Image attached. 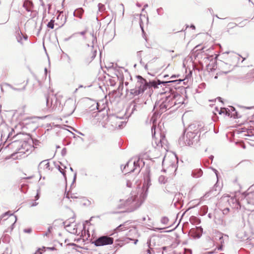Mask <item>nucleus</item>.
I'll return each instance as SVG.
<instances>
[{
  "label": "nucleus",
  "instance_id": "nucleus-64",
  "mask_svg": "<svg viewBox=\"0 0 254 254\" xmlns=\"http://www.w3.org/2000/svg\"><path fill=\"white\" fill-rule=\"evenodd\" d=\"M140 63L141 64H143V62H142V60H140Z\"/></svg>",
  "mask_w": 254,
  "mask_h": 254
},
{
  "label": "nucleus",
  "instance_id": "nucleus-55",
  "mask_svg": "<svg viewBox=\"0 0 254 254\" xmlns=\"http://www.w3.org/2000/svg\"><path fill=\"white\" fill-rule=\"evenodd\" d=\"M45 73L47 74V68H45Z\"/></svg>",
  "mask_w": 254,
  "mask_h": 254
},
{
  "label": "nucleus",
  "instance_id": "nucleus-9",
  "mask_svg": "<svg viewBox=\"0 0 254 254\" xmlns=\"http://www.w3.org/2000/svg\"><path fill=\"white\" fill-rule=\"evenodd\" d=\"M114 239L109 236H102L96 239L93 243L97 247L111 245L113 243Z\"/></svg>",
  "mask_w": 254,
  "mask_h": 254
},
{
  "label": "nucleus",
  "instance_id": "nucleus-56",
  "mask_svg": "<svg viewBox=\"0 0 254 254\" xmlns=\"http://www.w3.org/2000/svg\"><path fill=\"white\" fill-rule=\"evenodd\" d=\"M147 6H148V4H146L144 5V8H146V7H147Z\"/></svg>",
  "mask_w": 254,
  "mask_h": 254
},
{
  "label": "nucleus",
  "instance_id": "nucleus-22",
  "mask_svg": "<svg viewBox=\"0 0 254 254\" xmlns=\"http://www.w3.org/2000/svg\"><path fill=\"white\" fill-rule=\"evenodd\" d=\"M84 12V10L82 8H79L76 9L73 12V15L76 17H79L81 19L82 15Z\"/></svg>",
  "mask_w": 254,
  "mask_h": 254
},
{
  "label": "nucleus",
  "instance_id": "nucleus-42",
  "mask_svg": "<svg viewBox=\"0 0 254 254\" xmlns=\"http://www.w3.org/2000/svg\"><path fill=\"white\" fill-rule=\"evenodd\" d=\"M169 167H172V169H175V170H176V164L175 163H171L170 165V166Z\"/></svg>",
  "mask_w": 254,
  "mask_h": 254
},
{
  "label": "nucleus",
  "instance_id": "nucleus-50",
  "mask_svg": "<svg viewBox=\"0 0 254 254\" xmlns=\"http://www.w3.org/2000/svg\"><path fill=\"white\" fill-rule=\"evenodd\" d=\"M138 242V240L137 239H135L134 240V244H136L137 242Z\"/></svg>",
  "mask_w": 254,
  "mask_h": 254
},
{
  "label": "nucleus",
  "instance_id": "nucleus-62",
  "mask_svg": "<svg viewBox=\"0 0 254 254\" xmlns=\"http://www.w3.org/2000/svg\"><path fill=\"white\" fill-rule=\"evenodd\" d=\"M83 87V85H80V86H79V88H82V87Z\"/></svg>",
  "mask_w": 254,
  "mask_h": 254
},
{
  "label": "nucleus",
  "instance_id": "nucleus-26",
  "mask_svg": "<svg viewBox=\"0 0 254 254\" xmlns=\"http://www.w3.org/2000/svg\"><path fill=\"white\" fill-rule=\"evenodd\" d=\"M219 243L222 246V244L224 243V241H227L228 240V236L227 235H224V236L220 234V236L219 238Z\"/></svg>",
  "mask_w": 254,
  "mask_h": 254
},
{
  "label": "nucleus",
  "instance_id": "nucleus-63",
  "mask_svg": "<svg viewBox=\"0 0 254 254\" xmlns=\"http://www.w3.org/2000/svg\"><path fill=\"white\" fill-rule=\"evenodd\" d=\"M168 76V75H165L164 76V77H167Z\"/></svg>",
  "mask_w": 254,
  "mask_h": 254
},
{
  "label": "nucleus",
  "instance_id": "nucleus-32",
  "mask_svg": "<svg viewBox=\"0 0 254 254\" xmlns=\"http://www.w3.org/2000/svg\"><path fill=\"white\" fill-rule=\"evenodd\" d=\"M21 143V141L18 140H15L13 141L11 143V145L12 146H15L17 145H20Z\"/></svg>",
  "mask_w": 254,
  "mask_h": 254
},
{
  "label": "nucleus",
  "instance_id": "nucleus-25",
  "mask_svg": "<svg viewBox=\"0 0 254 254\" xmlns=\"http://www.w3.org/2000/svg\"><path fill=\"white\" fill-rule=\"evenodd\" d=\"M202 171L201 169H197L192 172V175L194 178H198L202 176Z\"/></svg>",
  "mask_w": 254,
  "mask_h": 254
},
{
  "label": "nucleus",
  "instance_id": "nucleus-2",
  "mask_svg": "<svg viewBox=\"0 0 254 254\" xmlns=\"http://www.w3.org/2000/svg\"><path fill=\"white\" fill-rule=\"evenodd\" d=\"M148 188L143 186L141 188H136L135 191L130 193V196L126 200H121L124 202L126 207H129L131 211H133L138 208L147 195Z\"/></svg>",
  "mask_w": 254,
  "mask_h": 254
},
{
  "label": "nucleus",
  "instance_id": "nucleus-21",
  "mask_svg": "<svg viewBox=\"0 0 254 254\" xmlns=\"http://www.w3.org/2000/svg\"><path fill=\"white\" fill-rule=\"evenodd\" d=\"M214 222L216 225L219 226H224L225 225V222L220 216H215Z\"/></svg>",
  "mask_w": 254,
  "mask_h": 254
},
{
  "label": "nucleus",
  "instance_id": "nucleus-54",
  "mask_svg": "<svg viewBox=\"0 0 254 254\" xmlns=\"http://www.w3.org/2000/svg\"><path fill=\"white\" fill-rule=\"evenodd\" d=\"M175 77H176V75H172V76L171 77V78H175Z\"/></svg>",
  "mask_w": 254,
  "mask_h": 254
},
{
  "label": "nucleus",
  "instance_id": "nucleus-16",
  "mask_svg": "<svg viewBox=\"0 0 254 254\" xmlns=\"http://www.w3.org/2000/svg\"><path fill=\"white\" fill-rule=\"evenodd\" d=\"M220 190V187H218L217 183L214 186L213 189L209 191L206 192L203 196L204 197H208L210 196V194H212L213 196H216Z\"/></svg>",
  "mask_w": 254,
  "mask_h": 254
},
{
  "label": "nucleus",
  "instance_id": "nucleus-11",
  "mask_svg": "<svg viewBox=\"0 0 254 254\" xmlns=\"http://www.w3.org/2000/svg\"><path fill=\"white\" fill-rule=\"evenodd\" d=\"M49 160H45L41 161L38 166L39 172H41L42 170L45 173H48L52 171V169L50 167Z\"/></svg>",
  "mask_w": 254,
  "mask_h": 254
},
{
  "label": "nucleus",
  "instance_id": "nucleus-35",
  "mask_svg": "<svg viewBox=\"0 0 254 254\" xmlns=\"http://www.w3.org/2000/svg\"><path fill=\"white\" fill-rule=\"evenodd\" d=\"M25 86H24L21 89H20V88H16L14 87H13V88H12V89H13V90L18 91H23V90H25Z\"/></svg>",
  "mask_w": 254,
  "mask_h": 254
},
{
  "label": "nucleus",
  "instance_id": "nucleus-58",
  "mask_svg": "<svg viewBox=\"0 0 254 254\" xmlns=\"http://www.w3.org/2000/svg\"><path fill=\"white\" fill-rule=\"evenodd\" d=\"M208 217L209 218H211V214L210 213H209L208 215Z\"/></svg>",
  "mask_w": 254,
  "mask_h": 254
},
{
  "label": "nucleus",
  "instance_id": "nucleus-4",
  "mask_svg": "<svg viewBox=\"0 0 254 254\" xmlns=\"http://www.w3.org/2000/svg\"><path fill=\"white\" fill-rule=\"evenodd\" d=\"M144 165L142 159L138 158L136 160H130L125 165L123 170L126 176V186L128 188H131L134 182V177L129 173L134 172L135 173H138L141 170L140 167Z\"/></svg>",
  "mask_w": 254,
  "mask_h": 254
},
{
  "label": "nucleus",
  "instance_id": "nucleus-31",
  "mask_svg": "<svg viewBox=\"0 0 254 254\" xmlns=\"http://www.w3.org/2000/svg\"><path fill=\"white\" fill-rule=\"evenodd\" d=\"M180 198H182L181 194L180 193L176 194L175 195V197H174V198L173 199V201H175V200H176V202H177L179 200V199Z\"/></svg>",
  "mask_w": 254,
  "mask_h": 254
},
{
  "label": "nucleus",
  "instance_id": "nucleus-34",
  "mask_svg": "<svg viewBox=\"0 0 254 254\" xmlns=\"http://www.w3.org/2000/svg\"><path fill=\"white\" fill-rule=\"evenodd\" d=\"M33 143L34 146H36L40 145V144L41 143V142L37 139H34V140H33Z\"/></svg>",
  "mask_w": 254,
  "mask_h": 254
},
{
  "label": "nucleus",
  "instance_id": "nucleus-30",
  "mask_svg": "<svg viewBox=\"0 0 254 254\" xmlns=\"http://www.w3.org/2000/svg\"><path fill=\"white\" fill-rule=\"evenodd\" d=\"M47 26L49 28H50L51 29H53L54 27V20H51L49 22H48L47 24Z\"/></svg>",
  "mask_w": 254,
  "mask_h": 254
},
{
  "label": "nucleus",
  "instance_id": "nucleus-59",
  "mask_svg": "<svg viewBox=\"0 0 254 254\" xmlns=\"http://www.w3.org/2000/svg\"><path fill=\"white\" fill-rule=\"evenodd\" d=\"M77 90H78V89H77V88H76V89L75 90V91H74V93H76V92L77 91Z\"/></svg>",
  "mask_w": 254,
  "mask_h": 254
},
{
  "label": "nucleus",
  "instance_id": "nucleus-3",
  "mask_svg": "<svg viewBox=\"0 0 254 254\" xmlns=\"http://www.w3.org/2000/svg\"><path fill=\"white\" fill-rule=\"evenodd\" d=\"M138 81L136 83V86L134 88L130 89V93L133 96H137L142 94L145 90L147 89H150L151 87L157 88L158 85L161 84L164 85L169 83L177 82L180 83L182 81L181 80H170L167 81H161L159 80H153L148 82L145 79L142 78L141 76H137Z\"/></svg>",
  "mask_w": 254,
  "mask_h": 254
},
{
  "label": "nucleus",
  "instance_id": "nucleus-33",
  "mask_svg": "<svg viewBox=\"0 0 254 254\" xmlns=\"http://www.w3.org/2000/svg\"><path fill=\"white\" fill-rule=\"evenodd\" d=\"M58 169L60 172L63 175L64 177L65 178V172L64 170V169L60 167L59 166H58Z\"/></svg>",
  "mask_w": 254,
  "mask_h": 254
},
{
  "label": "nucleus",
  "instance_id": "nucleus-8",
  "mask_svg": "<svg viewBox=\"0 0 254 254\" xmlns=\"http://www.w3.org/2000/svg\"><path fill=\"white\" fill-rule=\"evenodd\" d=\"M245 194H242L240 196L237 198L238 195L230 197L228 199L227 201L232 208L238 210L241 208V205L244 204L243 200L244 198Z\"/></svg>",
  "mask_w": 254,
  "mask_h": 254
},
{
  "label": "nucleus",
  "instance_id": "nucleus-40",
  "mask_svg": "<svg viewBox=\"0 0 254 254\" xmlns=\"http://www.w3.org/2000/svg\"><path fill=\"white\" fill-rule=\"evenodd\" d=\"M66 150L65 148H64L62 150V154L63 156H64L66 154Z\"/></svg>",
  "mask_w": 254,
  "mask_h": 254
},
{
  "label": "nucleus",
  "instance_id": "nucleus-61",
  "mask_svg": "<svg viewBox=\"0 0 254 254\" xmlns=\"http://www.w3.org/2000/svg\"><path fill=\"white\" fill-rule=\"evenodd\" d=\"M98 106H99V104H98V103H97V109H99Z\"/></svg>",
  "mask_w": 254,
  "mask_h": 254
},
{
  "label": "nucleus",
  "instance_id": "nucleus-48",
  "mask_svg": "<svg viewBox=\"0 0 254 254\" xmlns=\"http://www.w3.org/2000/svg\"><path fill=\"white\" fill-rule=\"evenodd\" d=\"M76 177V173L74 174V178H73V182L75 181Z\"/></svg>",
  "mask_w": 254,
  "mask_h": 254
},
{
  "label": "nucleus",
  "instance_id": "nucleus-52",
  "mask_svg": "<svg viewBox=\"0 0 254 254\" xmlns=\"http://www.w3.org/2000/svg\"><path fill=\"white\" fill-rule=\"evenodd\" d=\"M191 28H192V29H195V26L194 25H191V26H190Z\"/></svg>",
  "mask_w": 254,
  "mask_h": 254
},
{
  "label": "nucleus",
  "instance_id": "nucleus-19",
  "mask_svg": "<svg viewBox=\"0 0 254 254\" xmlns=\"http://www.w3.org/2000/svg\"><path fill=\"white\" fill-rule=\"evenodd\" d=\"M22 34L20 30L19 27H17L15 30V37L17 40V41L20 43L21 44H23L22 40Z\"/></svg>",
  "mask_w": 254,
  "mask_h": 254
},
{
  "label": "nucleus",
  "instance_id": "nucleus-6",
  "mask_svg": "<svg viewBox=\"0 0 254 254\" xmlns=\"http://www.w3.org/2000/svg\"><path fill=\"white\" fill-rule=\"evenodd\" d=\"M159 138H158L155 136L153 137L152 146L150 149H146L144 153V157L148 159L157 158L158 156V150L156 147H162L166 145L167 140L164 134L160 133Z\"/></svg>",
  "mask_w": 254,
  "mask_h": 254
},
{
  "label": "nucleus",
  "instance_id": "nucleus-57",
  "mask_svg": "<svg viewBox=\"0 0 254 254\" xmlns=\"http://www.w3.org/2000/svg\"><path fill=\"white\" fill-rule=\"evenodd\" d=\"M159 10H160V9H158L157 10V12H158V14H159V12H160V11H159Z\"/></svg>",
  "mask_w": 254,
  "mask_h": 254
},
{
  "label": "nucleus",
  "instance_id": "nucleus-46",
  "mask_svg": "<svg viewBox=\"0 0 254 254\" xmlns=\"http://www.w3.org/2000/svg\"><path fill=\"white\" fill-rule=\"evenodd\" d=\"M23 38L25 40H27L28 39V36L27 35H23Z\"/></svg>",
  "mask_w": 254,
  "mask_h": 254
},
{
  "label": "nucleus",
  "instance_id": "nucleus-37",
  "mask_svg": "<svg viewBox=\"0 0 254 254\" xmlns=\"http://www.w3.org/2000/svg\"><path fill=\"white\" fill-rule=\"evenodd\" d=\"M96 54H97L96 50H94L92 53V60L96 57Z\"/></svg>",
  "mask_w": 254,
  "mask_h": 254
},
{
  "label": "nucleus",
  "instance_id": "nucleus-5",
  "mask_svg": "<svg viewBox=\"0 0 254 254\" xmlns=\"http://www.w3.org/2000/svg\"><path fill=\"white\" fill-rule=\"evenodd\" d=\"M195 127L194 125H190L186 134L180 137L178 141L181 146H191L197 142L199 137V135H198L199 129L198 127L194 129Z\"/></svg>",
  "mask_w": 254,
  "mask_h": 254
},
{
  "label": "nucleus",
  "instance_id": "nucleus-41",
  "mask_svg": "<svg viewBox=\"0 0 254 254\" xmlns=\"http://www.w3.org/2000/svg\"><path fill=\"white\" fill-rule=\"evenodd\" d=\"M39 197H40V194H39V192L38 191L36 196H35V200L39 199Z\"/></svg>",
  "mask_w": 254,
  "mask_h": 254
},
{
  "label": "nucleus",
  "instance_id": "nucleus-36",
  "mask_svg": "<svg viewBox=\"0 0 254 254\" xmlns=\"http://www.w3.org/2000/svg\"><path fill=\"white\" fill-rule=\"evenodd\" d=\"M229 211V208H226L223 209V213L224 214H227L228 213Z\"/></svg>",
  "mask_w": 254,
  "mask_h": 254
},
{
  "label": "nucleus",
  "instance_id": "nucleus-38",
  "mask_svg": "<svg viewBox=\"0 0 254 254\" xmlns=\"http://www.w3.org/2000/svg\"><path fill=\"white\" fill-rule=\"evenodd\" d=\"M32 231V229L31 228H28V229H25L24 230V232L25 233H30Z\"/></svg>",
  "mask_w": 254,
  "mask_h": 254
},
{
  "label": "nucleus",
  "instance_id": "nucleus-39",
  "mask_svg": "<svg viewBox=\"0 0 254 254\" xmlns=\"http://www.w3.org/2000/svg\"><path fill=\"white\" fill-rule=\"evenodd\" d=\"M3 86H4L8 87H9V88H11V89H12V88H13V86H12L11 85H10V84H9V83H3Z\"/></svg>",
  "mask_w": 254,
  "mask_h": 254
},
{
  "label": "nucleus",
  "instance_id": "nucleus-7",
  "mask_svg": "<svg viewBox=\"0 0 254 254\" xmlns=\"http://www.w3.org/2000/svg\"><path fill=\"white\" fill-rule=\"evenodd\" d=\"M174 96L171 94L162 97L161 100L156 102L154 108L159 110L160 114H162L167 110L169 109L175 104Z\"/></svg>",
  "mask_w": 254,
  "mask_h": 254
},
{
  "label": "nucleus",
  "instance_id": "nucleus-17",
  "mask_svg": "<svg viewBox=\"0 0 254 254\" xmlns=\"http://www.w3.org/2000/svg\"><path fill=\"white\" fill-rule=\"evenodd\" d=\"M116 12L118 14L120 15V17L122 18L124 15L125 7L123 3H119L116 5Z\"/></svg>",
  "mask_w": 254,
  "mask_h": 254
},
{
  "label": "nucleus",
  "instance_id": "nucleus-15",
  "mask_svg": "<svg viewBox=\"0 0 254 254\" xmlns=\"http://www.w3.org/2000/svg\"><path fill=\"white\" fill-rule=\"evenodd\" d=\"M243 201V203L254 205V192L249 193L247 195H245Z\"/></svg>",
  "mask_w": 254,
  "mask_h": 254
},
{
  "label": "nucleus",
  "instance_id": "nucleus-1",
  "mask_svg": "<svg viewBox=\"0 0 254 254\" xmlns=\"http://www.w3.org/2000/svg\"><path fill=\"white\" fill-rule=\"evenodd\" d=\"M94 122L98 123V126L110 130L121 128L126 125L122 118H119L115 115L108 116L105 113L99 111L95 116Z\"/></svg>",
  "mask_w": 254,
  "mask_h": 254
},
{
  "label": "nucleus",
  "instance_id": "nucleus-51",
  "mask_svg": "<svg viewBox=\"0 0 254 254\" xmlns=\"http://www.w3.org/2000/svg\"><path fill=\"white\" fill-rule=\"evenodd\" d=\"M141 53V51L138 52H137V55L138 56H140Z\"/></svg>",
  "mask_w": 254,
  "mask_h": 254
},
{
  "label": "nucleus",
  "instance_id": "nucleus-20",
  "mask_svg": "<svg viewBox=\"0 0 254 254\" xmlns=\"http://www.w3.org/2000/svg\"><path fill=\"white\" fill-rule=\"evenodd\" d=\"M137 105L134 101L130 103L129 106L127 110V112L129 113V116L132 114L134 111L136 110Z\"/></svg>",
  "mask_w": 254,
  "mask_h": 254
},
{
  "label": "nucleus",
  "instance_id": "nucleus-60",
  "mask_svg": "<svg viewBox=\"0 0 254 254\" xmlns=\"http://www.w3.org/2000/svg\"><path fill=\"white\" fill-rule=\"evenodd\" d=\"M70 170H71V171H73V169L72 167H70Z\"/></svg>",
  "mask_w": 254,
  "mask_h": 254
},
{
  "label": "nucleus",
  "instance_id": "nucleus-44",
  "mask_svg": "<svg viewBox=\"0 0 254 254\" xmlns=\"http://www.w3.org/2000/svg\"><path fill=\"white\" fill-rule=\"evenodd\" d=\"M167 158L165 157L163 160V162H162L163 165H164L165 164L167 163Z\"/></svg>",
  "mask_w": 254,
  "mask_h": 254
},
{
  "label": "nucleus",
  "instance_id": "nucleus-49",
  "mask_svg": "<svg viewBox=\"0 0 254 254\" xmlns=\"http://www.w3.org/2000/svg\"><path fill=\"white\" fill-rule=\"evenodd\" d=\"M70 197L71 198H78V196H76L75 195H71Z\"/></svg>",
  "mask_w": 254,
  "mask_h": 254
},
{
  "label": "nucleus",
  "instance_id": "nucleus-53",
  "mask_svg": "<svg viewBox=\"0 0 254 254\" xmlns=\"http://www.w3.org/2000/svg\"><path fill=\"white\" fill-rule=\"evenodd\" d=\"M128 84V83L127 82H125V86H127Z\"/></svg>",
  "mask_w": 254,
  "mask_h": 254
},
{
  "label": "nucleus",
  "instance_id": "nucleus-12",
  "mask_svg": "<svg viewBox=\"0 0 254 254\" xmlns=\"http://www.w3.org/2000/svg\"><path fill=\"white\" fill-rule=\"evenodd\" d=\"M159 114L160 115L159 112L157 113L154 112L150 119V123H152V126L151 127L152 137H154L156 134V120Z\"/></svg>",
  "mask_w": 254,
  "mask_h": 254
},
{
  "label": "nucleus",
  "instance_id": "nucleus-24",
  "mask_svg": "<svg viewBox=\"0 0 254 254\" xmlns=\"http://www.w3.org/2000/svg\"><path fill=\"white\" fill-rule=\"evenodd\" d=\"M127 222H125L123 224H121L115 230L117 232L124 231L127 229V227L126 226Z\"/></svg>",
  "mask_w": 254,
  "mask_h": 254
},
{
  "label": "nucleus",
  "instance_id": "nucleus-14",
  "mask_svg": "<svg viewBox=\"0 0 254 254\" xmlns=\"http://www.w3.org/2000/svg\"><path fill=\"white\" fill-rule=\"evenodd\" d=\"M57 99L55 96L52 98L49 97H47L46 102L47 106L49 108H52V110L55 109L57 107Z\"/></svg>",
  "mask_w": 254,
  "mask_h": 254
},
{
  "label": "nucleus",
  "instance_id": "nucleus-13",
  "mask_svg": "<svg viewBox=\"0 0 254 254\" xmlns=\"http://www.w3.org/2000/svg\"><path fill=\"white\" fill-rule=\"evenodd\" d=\"M219 113V114H225L226 115L233 116L234 118L238 117L236 115L237 112H235V109L233 107H230V110H229L228 111L225 108H221Z\"/></svg>",
  "mask_w": 254,
  "mask_h": 254
},
{
  "label": "nucleus",
  "instance_id": "nucleus-27",
  "mask_svg": "<svg viewBox=\"0 0 254 254\" xmlns=\"http://www.w3.org/2000/svg\"><path fill=\"white\" fill-rule=\"evenodd\" d=\"M98 10L100 12H103L106 9L105 5L102 3H99L98 4Z\"/></svg>",
  "mask_w": 254,
  "mask_h": 254
},
{
  "label": "nucleus",
  "instance_id": "nucleus-10",
  "mask_svg": "<svg viewBox=\"0 0 254 254\" xmlns=\"http://www.w3.org/2000/svg\"><path fill=\"white\" fill-rule=\"evenodd\" d=\"M75 101L74 100L69 98L66 101L64 109L68 112V115H71L75 111Z\"/></svg>",
  "mask_w": 254,
  "mask_h": 254
},
{
  "label": "nucleus",
  "instance_id": "nucleus-47",
  "mask_svg": "<svg viewBox=\"0 0 254 254\" xmlns=\"http://www.w3.org/2000/svg\"><path fill=\"white\" fill-rule=\"evenodd\" d=\"M214 171L217 176V178H218V175H217V173H218V171L216 170V169H214Z\"/></svg>",
  "mask_w": 254,
  "mask_h": 254
},
{
  "label": "nucleus",
  "instance_id": "nucleus-45",
  "mask_svg": "<svg viewBox=\"0 0 254 254\" xmlns=\"http://www.w3.org/2000/svg\"><path fill=\"white\" fill-rule=\"evenodd\" d=\"M86 33V31H82L79 33L81 35H84Z\"/></svg>",
  "mask_w": 254,
  "mask_h": 254
},
{
  "label": "nucleus",
  "instance_id": "nucleus-43",
  "mask_svg": "<svg viewBox=\"0 0 254 254\" xmlns=\"http://www.w3.org/2000/svg\"><path fill=\"white\" fill-rule=\"evenodd\" d=\"M38 204V202H33V203L31 204L30 206H31V207L35 206L37 205Z\"/></svg>",
  "mask_w": 254,
  "mask_h": 254
},
{
  "label": "nucleus",
  "instance_id": "nucleus-18",
  "mask_svg": "<svg viewBox=\"0 0 254 254\" xmlns=\"http://www.w3.org/2000/svg\"><path fill=\"white\" fill-rule=\"evenodd\" d=\"M23 6L25 8V9L27 11L30 12L32 11V9L33 7V4L31 1L29 0H25L23 2Z\"/></svg>",
  "mask_w": 254,
  "mask_h": 254
},
{
  "label": "nucleus",
  "instance_id": "nucleus-29",
  "mask_svg": "<svg viewBox=\"0 0 254 254\" xmlns=\"http://www.w3.org/2000/svg\"><path fill=\"white\" fill-rule=\"evenodd\" d=\"M161 222L164 225H167L169 222V219L167 217H163L161 218Z\"/></svg>",
  "mask_w": 254,
  "mask_h": 254
},
{
  "label": "nucleus",
  "instance_id": "nucleus-23",
  "mask_svg": "<svg viewBox=\"0 0 254 254\" xmlns=\"http://www.w3.org/2000/svg\"><path fill=\"white\" fill-rule=\"evenodd\" d=\"M127 222H125L123 224H121L115 230L117 232L124 231L127 229V227L126 226Z\"/></svg>",
  "mask_w": 254,
  "mask_h": 254
},
{
  "label": "nucleus",
  "instance_id": "nucleus-28",
  "mask_svg": "<svg viewBox=\"0 0 254 254\" xmlns=\"http://www.w3.org/2000/svg\"><path fill=\"white\" fill-rule=\"evenodd\" d=\"M158 181L160 184H165L167 182V179L164 176H160L158 178Z\"/></svg>",
  "mask_w": 254,
  "mask_h": 254
}]
</instances>
